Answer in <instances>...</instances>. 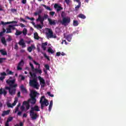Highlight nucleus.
<instances>
[{
	"instance_id": "f257e3e1",
	"label": "nucleus",
	"mask_w": 126,
	"mask_h": 126,
	"mask_svg": "<svg viewBox=\"0 0 126 126\" xmlns=\"http://www.w3.org/2000/svg\"><path fill=\"white\" fill-rule=\"evenodd\" d=\"M8 90L9 94L10 95L12 96V95H15L16 92V89H10L8 86H5L4 89L1 88L0 89V95H4V96H6L7 95V91Z\"/></svg>"
},
{
	"instance_id": "f03ea898",
	"label": "nucleus",
	"mask_w": 126,
	"mask_h": 126,
	"mask_svg": "<svg viewBox=\"0 0 126 126\" xmlns=\"http://www.w3.org/2000/svg\"><path fill=\"white\" fill-rule=\"evenodd\" d=\"M38 93L36 91H32L31 92L30 96L31 98L28 100L29 103H31L32 105H35L36 104V97H37V94Z\"/></svg>"
},
{
	"instance_id": "7ed1b4c3",
	"label": "nucleus",
	"mask_w": 126,
	"mask_h": 126,
	"mask_svg": "<svg viewBox=\"0 0 126 126\" xmlns=\"http://www.w3.org/2000/svg\"><path fill=\"white\" fill-rule=\"evenodd\" d=\"M39 103L41 104L40 108L41 110H44V108H45V107L49 106V101L48 99H45V96L44 95L41 97Z\"/></svg>"
},
{
	"instance_id": "20e7f679",
	"label": "nucleus",
	"mask_w": 126,
	"mask_h": 126,
	"mask_svg": "<svg viewBox=\"0 0 126 126\" xmlns=\"http://www.w3.org/2000/svg\"><path fill=\"white\" fill-rule=\"evenodd\" d=\"M29 84L31 87H33V88H35L36 89H39V87H38L39 83L37 82V79L35 78L30 80Z\"/></svg>"
},
{
	"instance_id": "39448f33",
	"label": "nucleus",
	"mask_w": 126,
	"mask_h": 126,
	"mask_svg": "<svg viewBox=\"0 0 126 126\" xmlns=\"http://www.w3.org/2000/svg\"><path fill=\"white\" fill-rule=\"evenodd\" d=\"M6 83L9 85V88L10 89H16V87H17V84L15 83V80L13 79L12 80H10L8 79L6 81Z\"/></svg>"
},
{
	"instance_id": "423d86ee",
	"label": "nucleus",
	"mask_w": 126,
	"mask_h": 126,
	"mask_svg": "<svg viewBox=\"0 0 126 126\" xmlns=\"http://www.w3.org/2000/svg\"><path fill=\"white\" fill-rule=\"evenodd\" d=\"M70 18L66 17H63V18H62V21L61 22V23L62 25H66V24L70 23Z\"/></svg>"
},
{
	"instance_id": "0eeeda50",
	"label": "nucleus",
	"mask_w": 126,
	"mask_h": 126,
	"mask_svg": "<svg viewBox=\"0 0 126 126\" xmlns=\"http://www.w3.org/2000/svg\"><path fill=\"white\" fill-rule=\"evenodd\" d=\"M48 30V32H46V35L47 38H57L56 36H54V33L53 31L51 29H47Z\"/></svg>"
},
{
	"instance_id": "6e6552de",
	"label": "nucleus",
	"mask_w": 126,
	"mask_h": 126,
	"mask_svg": "<svg viewBox=\"0 0 126 126\" xmlns=\"http://www.w3.org/2000/svg\"><path fill=\"white\" fill-rule=\"evenodd\" d=\"M30 116L32 120H37V118L39 117V115H38L37 113L34 112V111H30Z\"/></svg>"
},
{
	"instance_id": "1a4fd4ad",
	"label": "nucleus",
	"mask_w": 126,
	"mask_h": 126,
	"mask_svg": "<svg viewBox=\"0 0 126 126\" xmlns=\"http://www.w3.org/2000/svg\"><path fill=\"white\" fill-rule=\"evenodd\" d=\"M24 65V61L23 60H22L18 63V66H17V70H22V68L21 66Z\"/></svg>"
},
{
	"instance_id": "9d476101",
	"label": "nucleus",
	"mask_w": 126,
	"mask_h": 126,
	"mask_svg": "<svg viewBox=\"0 0 126 126\" xmlns=\"http://www.w3.org/2000/svg\"><path fill=\"white\" fill-rule=\"evenodd\" d=\"M72 36H73L72 34H69L65 35V33H64V38H65V39H66L68 42H71Z\"/></svg>"
},
{
	"instance_id": "9b49d317",
	"label": "nucleus",
	"mask_w": 126,
	"mask_h": 126,
	"mask_svg": "<svg viewBox=\"0 0 126 126\" xmlns=\"http://www.w3.org/2000/svg\"><path fill=\"white\" fill-rule=\"evenodd\" d=\"M7 24H17V21H12V22H4L3 21H1L0 25H6Z\"/></svg>"
},
{
	"instance_id": "f8f14e48",
	"label": "nucleus",
	"mask_w": 126,
	"mask_h": 126,
	"mask_svg": "<svg viewBox=\"0 0 126 126\" xmlns=\"http://www.w3.org/2000/svg\"><path fill=\"white\" fill-rule=\"evenodd\" d=\"M54 8H57V12H59V11H61V10H63V7L57 3L55 4Z\"/></svg>"
},
{
	"instance_id": "ddd939ff",
	"label": "nucleus",
	"mask_w": 126,
	"mask_h": 126,
	"mask_svg": "<svg viewBox=\"0 0 126 126\" xmlns=\"http://www.w3.org/2000/svg\"><path fill=\"white\" fill-rule=\"evenodd\" d=\"M38 79L40 81V84L41 85V87H45V80L40 76H38Z\"/></svg>"
},
{
	"instance_id": "4468645a",
	"label": "nucleus",
	"mask_w": 126,
	"mask_h": 126,
	"mask_svg": "<svg viewBox=\"0 0 126 126\" xmlns=\"http://www.w3.org/2000/svg\"><path fill=\"white\" fill-rule=\"evenodd\" d=\"M0 80L1 81H3V79H4V78H5V76H6V75H7V74H6V73H5V72H3L0 73Z\"/></svg>"
},
{
	"instance_id": "2eb2a0df",
	"label": "nucleus",
	"mask_w": 126,
	"mask_h": 126,
	"mask_svg": "<svg viewBox=\"0 0 126 126\" xmlns=\"http://www.w3.org/2000/svg\"><path fill=\"white\" fill-rule=\"evenodd\" d=\"M18 44L20 45V46H22V48H25L26 47V44H25V42H24V39H21L18 42Z\"/></svg>"
},
{
	"instance_id": "dca6fc26",
	"label": "nucleus",
	"mask_w": 126,
	"mask_h": 126,
	"mask_svg": "<svg viewBox=\"0 0 126 126\" xmlns=\"http://www.w3.org/2000/svg\"><path fill=\"white\" fill-rule=\"evenodd\" d=\"M36 20V21H39L41 25H44V21L45 20H44V19H42V17L41 16V15H38V17Z\"/></svg>"
},
{
	"instance_id": "f3484780",
	"label": "nucleus",
	"mask_w": 126,
	"mask_h": 126,
	"mask_svg": "<svg viewBox=\"0 0 126 126\" xmlns=\"http://www.w3.org/2000/svg\"><path fill=\"white\" fill-rule=\"evenodd\" d=\"M48 21L50 25H56L57 21L55 20H52L50 18H48Z\"/></svg>"
},
{
	"instance_id": "a211bd4d",
	"label": "nucleus",
	"mask_w": 126,
	"mask_h": 126,
	"mask_svg": "<svg viewBox=\"0 0 126 126\" xmlns=\"http://www.w3.org/2000/svg\"><path fill=\"white\" fill-rule=\"evenodd\" d=\"M36 49V47L34 44H32L31 46H30L28 48L27 50L29 53H31L32 50H35Z\"/></svg>"
},
{
	"instance_id": "6ab92c4d",
	"label": "nucleus",
	"mask_w": 126,
	"mask_h": 126,
	"mask_svg": "<svg viewBox=\"0 0 126 126\" xmlns=\"http://www.w3.org/2000/svg\"><path fill=\"white\" fill-rule=\"evenodd\" d=\"M77 2L78 3V5L75 7V9L76 11H77V10L80 8V6H81V1H80V0H77Z\"/></svg>"
},
{
	"instance_id": "aec40b11",
	"label": "nucleus",
	"mask_w": 126,
	"mask_h": 126,
	"mask_svg": "<svg viewBox=\"0 0 126 126\" xmlns=\"http://www.w3.org/2000/svg\"><path fill=\"white\" fill-rule=\"evenodd\" d=\"M31 111H32V112H34V111L39 112L40 111V109H39V106H38V105H35L34 107H32Z\"/></svg>"
},
{
	"instance_id": "412c9836",
	"label": "nucleus",
	"mask_w": 126,
	"mask_h": 126,
	"mask_svg": "<svg viewBox=\"0 0 126 126\" xmlns=\"http://www.w3.org/2000/svg\"><path fill=\"white\" fill-rule=\"evenodd\" d=\"M20 88L22 92V93H25L26 94L27 93V90L25 88H24V85H22L20 87Z\"/></svg>"
},
{
	"instance_id": "4be33fe9",
	"label": "nucleus",
	"mask_w": 126,
	"mask_h": 126,
	"mask_svg": "<svg viewBox=\"0 0 126 126\" xmlns=\"http://www.w3.org/2000/svg\"><path fill=\"white\" fill-rule=\"evenodd\" d=\"M32 72H35L36 74L37 73H39V74H41V73L43 72L42 71V70L38 68H34L33 71H32Z\"/></svg>"
},
{
	"instance_id": "5701e85b",
	"label": "nucleus",
	"mask_w": 126,
	"mask_h": 126,
	"mask_svg": "<svg viewBox=\"0 0 126 126\" xmlns=\"http://www.w3.org/2000/svg\"><path fill=\"white\" fill-rule=\"evenodd\" d=\"M29 103L30 102H28L27 101H24L23 102V105H25V106H26L27 110H29L30 108V104H29Z\"/></svg>"
},
{
	"instance_id": "b1692460",
	"label": "nucleus",
	"mask_w": 126,
	"mask_h": 126,
	"mask_svg": "<svg viewBox=\"0 0 126 126\" xmlns=\"http://www.w3.org/2000/svg\"><path fill=\"white\" fill-rule=\"evenodd\" d=\"M9 113H10V110H8L6 111H4L2 112V113L1 114L2 117H4V116L9 115Z\"/></svg>"
},
{
	"instance_id": "393cba45",
	"label": "nucleus",
	"mask_w": 126,
	"mask_h": 126,
	"mask_svg": "<svg viewBox=\"0 0 126 126\" xmlns=\"http://www.w3.org/2000/svg\"><path fill=\"white\" fill-rule=\"evenodd\" d=\"M1 42L3 45L6 46V40H5V37H2L1 38Z\"/></svg>"
},
{
	"instance_id": "a878e982",
	"label": "nucleus",
	"mask_w": 126,
	"mask_h": 126,
	"mask_svg": "<svg viewBox=\"0 0 126 126\" xmlns=\"http://www.w3.org/2000/svg\"><path fill=\"white\" fill-rule=\"evenodd\" d=\"M0 53L2 56H6L7 55V52H6L5 51H4L3 49L0 50Z\"/></svg>"
},
{
	"instance_id": "bb28decb",
	"label": "nucleus",
	"mask_w": 126,
	"mask_h": 126,
	"mask_svg": "<svg viewBox=\"0 0 126 126\" xmlns=\"http://www.w3.org/2000/svg\"><path fill=\"white\" fill-rule=\"evenodd\" d=\"M6 72L7 73V75H13V72L10 71L9 69H7L6 70Z\"/></svg>"
},
{
	"instance_id": "cd10ccee",
	"label": "nucleus",
	"mask_w": 126,
	"mask_h": 126,
	"mask_svg": "<svg viewBox=\"0 0 126 126\" xmlns=\"http://www.w3.org/2000/svg\"><path fill=\"white\" fill-rule=\"evenodd\" d=\"M52 108H53V100H51L49 104V106L48 108L49 112H51V111H52Z\"/></svg>"
},
{
	"instance_id": "c85d7f7f",
	"label": "nucleus",
	"mask_w": 126,
	"mask_h": 126,
	"mask_svg": "<svg viewBox=\"0 0 126 126\" xmlns=\"http://www.w3.org/2000/svg\"><path fill=\"white\" fill-rule=\"evenodd\" d=\"M41 54H42V55H43L44 58H45V59H47V60H48L49 62H50V61H51L49 56H47V54L45 53L41 52Z\"/></svg>"
},
{
	"instance_id": "c756f323",
	"label": "nucleus",
	"mask_w": 126,
	"mask_h": 126,
	"mask_svg": "<svg viewBox=\"0 0 126 126\" xmlns=\"http://www.w3.org/2000/svg\"><path fill=\"white\" fill-rule=\"evenodd\" d=\"M21 34H22V32L19 31L18 30H16V32H15L16 36H19V35H21Z\"/></svg>"
},
{
	"instance_id": "7c9ffc66",
	"label": "nucleus",
	"mask_w": 126,
	"mask_h": 126,
	"mask_svg": "<svg viewBox=\"0 0 126 126\" xmlns=\"http://www.w3.org/2000/svg\"><path fill=\"white\" fill-rule=\"evenodd\" d=\"M78 17H79V18H81L82 19H85V18H86V16L83 14H80L78 15Z\"/></svg>"
},
{
	"instance_id": "2f4dec72",
	"label": "nucleus",
	"mask_w": 126,
	"mask_h": 126,
	"mask_svg": "<svg viewBox=\"0 0 126 126\" xmlns=\"http://www.w3.org/2000/svg\"><path fill=\"white\" fill-rule=\"evenodd\" d=\"M30 74L31 76V77H33V78H36V74L35 73V72H34V73H32V72H30Z\"/></svg>"
},
{
	"instance_id": "473e14b6",
	"label": "nucleus",
	"mask_w": 126,
	"mask_h": 126,
	"mask_svg": "<svg viewBox=\"0 0 126 126\" xmlns=\"http://www.w3.org/2000/svg\"><path fill=\"white\" fill-rule=\"evenodd\" d=\"M47 51L48 53H50V54H54L55 53V51L51 47L48 48Z\"/></svg>"
},
{
	"instance_id": "72a5a7b5",
	"label": "nucleus",
	"mask_w": 126,
	"mask_h": 126,
	"mask_svg": "<svg viewBox=\"0 0 126 126\" xmlns=\"http://www.w3.org/2000/svg\"><path fill=\"white\" fill-rule=\"evenodd\" d=\"M40 37H39V35H38V33L35 32L34 33V38L36 40H39Z\"/></svg>"
},
{
	"instance_id": "f704fd0d",
	"label": "nucleus",
	"mask_w": 126,
	"mask_h": 126,
	"mask_svg": "<svg viewBox=\"0 0 126 126\" xmlns=\"http://www.w3.org/2000/svg\"><path fill=\"white\" fill-rule=\"evenodd\" d=\"M22 33L24 36H26V35H27V29H26V28H24L23 30Z\"/></svg>"
},
{
	"instance_id": "c9c22d12",
	"label": "nucleus",
	"mask_w": 126,
	"mask_h": 126,
	"mask_svg": "<svg viewBox=\"0 0 126 126\" xmlns=\"http://www.w3.org/2000/svg\"><path fill=\"white\" fill-rule=\"evenodd\" d=\"M42 6H44V7H45V8H46V9H47V10H50V11H52V9L50 7H49L45 4H42Z\"/></svg>"
},
{
	"instance_id": "e433bc0d",
	"label": "nucleus",
	"mask_w": 126,
	"mask_h": 126,
	"mask_svg": "<svg viewBox=\"0 0 126 126\" xmlns=\"http://www.w3.org/2000/svg\"><path fill=\"white\" fill-rule=\"evenodd\" d=\"M6 33H11V29L10 28V27H9V26H8V28H7L6 29Z\"/></svg>"
},
{
	"instance_id": "4c0bfd02",
	"label": "nucleus",
	"mask_w": 126,
	"mask_h": 126,
	"mask_svg": "<svg viewBox=\"0 0 126 126\" xmlns=\"http://www.w3.org/2000/svg\"><path fill=\"white\" fill-rule=\"evenodd\" d=\"M26 19H28L29 20H31L32 21H34L35 20V18L32 17L30 18L28 16H26Z\"/></svg>"
},
{
	"instance_id": "58836bf2",
	"label": "nucleus",
	"mask_w": 126,
	"mask_h": 126,
	"mask_svg": "<svg viewBox=\"0 0 126 126\" xmlns=\"http://www.w3.org/2000/svg\"><path fill=\"white\" fill-rule=\"evenodd\" d=\"M14 26H18V25H9V27H10L11 29H12V30H15V27H14Z\"/></svg>"
},
{
	"instance_id": "ea45409f",
	"label": "nucleus",
	"mask_w": 126,
	"mask_h": 126,
	"mask_svg": "<svg viewBox=\"0 0 126 126\" xmlns=\"http://www.w3.org/2000/svg\"><path fill=\"white\" fill-rule=\"evenodd\" d=\"M48 18H49V15H48L47 14H44L43 17H41V19H43V20H45Z\"/></svg>"
},
{
	"instance_id": "a19ab883",
	"label": "nucleus",
	"mask_w": 126,
	"mask_h": 126,
	"mask_svg": "<svg viewBox=\"0 0 126 126\" xmlns=\"http://www.w3.org/2000/svg\"><path fill=\"white\" fill-rule=\"evenodd\" d=\"M5 60H6L5 58H0V63H2L3 61H5Z\"/></svg>"
},
{
	"instance_id": "79ce46f5",
	"label": "nucleus",
	"mask_w": 126,
	"mask_h": 126,
	"mask_svg": "<svg viewBox=\"0 0 126 126\" xmlns=\"http://www.w3.org/2000/svg\"><path fill=\"white\" fill-rule=\"evenodd\" d=\"M44 67H45L47 70H50V65H49V64H45L44 65Z\"/></svg>"
},
{
	"instance_id": "37998d69",
	"label": "nucleus",
	"mask_w": 126,
	"mask_h": 126,
	"mask_svg": "<svg viewBox=\"0 0 126 126\" xmlns=\"http://www.w3.org/2000/svg\"><path fill=\"white\" fill-rule=\"evenodd\" d=\"M30 65L31 67H32V71H34V69H35V68L34 67V65H33V64H32L31 63H30Z\"/></svg>"
},
{
	"instance_id": "c03bdc74",
	"label": "nucleus",
	"mask_w": 126,
	"mask_h": 126,
	"mask_svg": "<svg viewBox=\"0 0 126 126\" xmlns=\"http://www.w3.org/2000/svg\"><path fill=\"white\" fill-rule=\"evenodd\" d=\"M73 25H74V26H78V22L77 21L74 20L73 21Z\"/></svg>"
},
{
	"instance_id": "a18cd8bd",
	"label": "nucleus",
	"mask_w": 126,
	"mask_h": 126,
	"mask_svg": "<svg viewBox=\"0 0 126 126\" xmlns=\"http://www.w3.org/2000/svg\"><path fill=\"white\" fill-rule=\"evenodd\" d=\"M37 29H42V26L41 25H36L35 27Z\"/></svg>"
},
{
	"instance_id": "49530a36",
	"label": "nucleus",
	"mask_w": 126,
	"mask_h": 126,
	"mask_svg": "<svg viewBox=\"0 0 126 126\" xmlns=\"http://www.w3.org/2000/svg\"><path fill=\"white\" fill-rule=\"evenodd\" d=\"M13 120V117H9L7 120V122H8V123H9V122H11V121H12Z\"/></svg>"
},
{
	"instance_id": "de8ad7c7",
	"label": "nucleus",
	"mask_w": 126,
	"mask_h": 126,
	"mask_svg": "<svg viewBox=\"0 0 126 126\" xmlns=\"http://www.w3.org/2000/svg\"><path fill=\"white\" fill-rule=\"evenodd\" d=\"M33 63H34V64H35L36 65H38V68H40V64H39V63H37L36 61H33Z\"/></svg>"
},
{
	"instance_id": "09e8293b",
	"label": "nucleus",
	"mask_w": 126,
	"mask_h": 126,
	"mask_svg": "<svg viewBox=\"0 0 126 126\" xmlns=\"http://www.w3.org/2000/svg\"><path fill=\"white\" fill-rule=\"evenodd\" d=\"M7 106L8 108H12V106H13L11 103H7Z\"/></svg>"
},
{
	"instance_id": "8fccbe9b",
	"label": "nucleus",
	"mask_w": 126,
	"mask_h": 126,
	"mask_svg": "<svg viewBox=\"0 0 126 126\" xmlns=\"http://www.w3.org/2000/svg\"><path fill=\"white\" fill-rule=\"evenodd\" d=\"M11 11L13 13H14V12H17V10L16 9H13V8H12L11 9Z\"/></svg>"
},
{
	"instance_id": "3c124183",
	"label": "nucleus",
	"mask_w": 126,
	"mask_h": 126,
	"mask_svg": "<svg viewBox=\"0 0 126 126\" xmlns=\"http://www.w3.org/2000/svg\"><path fill=\"white\" fill-rule=\"evenodd\" d=\"M14 49L15 50H18V44H17V43L15 44Z\"/></svg>"
},
{
	"instance_id": "603ef678",
	"label": "nucleus",
	"mask_w": 126,
	"mask_h": 126,
	"mask_svg": "<svg viewBox=\"0 0 126 126\" xmlns=\"http://www.w3.org/2000/svg\"><path fill=\"white\" fill-rule=\"evenodd\" d=\"M0 11H3V7L0 4Z\"/></svg>"
},
{
	"instance_id": "864d4df0",
	"label": "nucleus",
	"mask_w": 126,
	"mask_h": 126,
	"mask_svg": "<svg viewBox=\"0 0 126 126\" xmlns=\"http://www.w3.org/2000/svg\"><path fill=\"white\" fill-rule=\"evenodd\" d=\"M41 48L42 49H43V51H46V46L45 45H43L42 44H41Z\"/></svg>"
},
{
	"instance_id": "5fc2aeb1",
	"label": "nucleus",
	"mask_w": 126,
	"mask_h": 126,
	"mask_svg": "<svg viewBox=\"0 0 126 126\" xmlns=\"http://www.w3.org/2000/svg\"><path fill=\"white\" fill-rule=\"evenodd\" d=\"M49 14H50L51 16H54V15H55V12L54 11L50 12Z\"/></svg>"
},
{
	"instance_id": "6e6d98bb",
	"label": "nucleus",
	"mask_w": 126,
	"mask_h": 126,
	"mask_svg": "<svg viewBox=\"0 0 126 126\" xmlns=\"http://www.w3.org/2000/svg\"><path fill=\"white\" fill-rule=\"evenodd\" d=\"M21 110L22 111V112H23V111H24L25 110V107H24V106L22 105L21 107Z\"/></svg>"
},
{
	"instance_id": "4d7b16f0",
	"label": "nucleus",
	"mask_w": 126,
	"mask_h": 126,
	"mask_svg": "<svg viewBox=\"0 0 126 126\" xmlns=\"http://www.w3.org/2000/svg\"><path fill=\"white\" fill-rule=\"evenodd\" d=\"M19 110V107H16L15 108V113L16 114L17 112H18V110Z\"/></svg>"
},
{
	"instance_id": "13d9d810",
	"label": "nucleus",
	"mask_w": 126,
	"mask_h": 126,
	"mask_svg": "<svg viewBox=\"0 0 126 126\" xmlns=\"http://www.w3.org/2000/svg\"><path fill=\"white\" fill-rule=\"evenodd\" d=\"M7 42H10L11 41V37L9 36L8 38L6 39Z\"/></svg>"
},
{
	"instance_id": "bf43d9fd",
	"label": "nucleus",
	"mask_w": 126,
	"mask_h": 126,
	"mask_svg": "<svg viewBox=\"0 0 126 126\" xmlns=\"http://www.w3.org/2000/svg\"><path fill=\"white\" fill-rule=\"evenodd\" d=\"M20 20H21V21H23V22L27 23V21L24 20V19H23L22 18H20Z\"/></svg>"
},
{
	"instance_id": "052dcab7",
	"label": "nucleus",
	"mask_w": 126,
	"mask_h": 126,
	"mask_svg": "<svg viewBox=\"0 0 126 126\" xmlns=\"http://www.w3.org/2000/svg\"><path fill=\"white\" fill-rule=\"evenodd\" d=\"M61 55V52H57L56 53V56H57V57H60Z\"/></svg>"
},
{
	"instance_id": "680f3d73",
	"label": "nucleus",
	"mask_w": 126,
	"mask_h": 126,
	"mask_svg": "<svg viewBox=\"0 0 126 126\" xmlns=\"http://www.w3.org/2000/svg\"><path fill=\"white\" fill-rule=\"evenodd\" d=\"M41 45H42L43 46H48V42H45L44 43H42Z\"/></svg>"
},
{
	"instance_id": "e2e57ef3",
	"label": "nucleus",
	"mask_w": 126,
	"mask_h": 126,
	"mask_svg": "<svg viewBox=\"0 0 126 126\" xmlns=\"http://www.w3.org/2000/svg\"><path fill=\"white\" fill-rule=\"evenodd\" d=\"M26 2H27V0H22V3H23V4H26Z\"/></svg>"
},
{
	"instance_id": "0e129e2a",
	"label": "nucleus",
	"mask_w": 126,
	"mask_h": 126,
	"mask_svg": "<svg viewBox=\"0 0 126 126\" xmlns=\"http://www.w3.org/2000/svg\"><path fill=\"white\" fill-rule=\"evenodd\" d=\"M65 2H66V4H69L70 1L69 0H65Z\"/></svg>"
},
{
	"instance_id": "69168bd1",
	"label": "nucleus",
	"mask_w": 126,
	"mask_h": 126,
	"mask_svg": "<svg viewBox=\"0 0 126 126\" xmlns=\"http://www.w3.org/2000/svg\"><path fill=\"white\" fill-rule=\"evenodd\" d=\"M61 16H62V18H63V17H64V12H62Z\"/></svg>"
},
{
	"instance_id": "338daca9",
	"label": "nucleus",
	"mask_w": 126,
	"mask_h": 126,
	"mask_svg": "<svg viewBox=\"0 0 126 126\" xmlns=\"http://www.w3.org/2000/svg\"><path fill=\"white\" fill-rule=\"evenodd\" d=\"M22 114V112H21V111H19V112H18L17 115H18V116H21Z\"/></svg>"
},
{
	"instance_id": "774afa93",
	"label": "nucleus",
	"mask_w": 126,
	"mask_h": 126,
	"mask_svg": "<svg viewBox=\"0 0 126 126\" xmlns=\"http://www.w3.org/2000/svg\"><path fill=\"white\" fill-rule=\"evenodd\" d=\"M16 103H17V100H15L14 101V103L12 104V106H15V105H16Z\"/></svg>"
}]
</instances>
